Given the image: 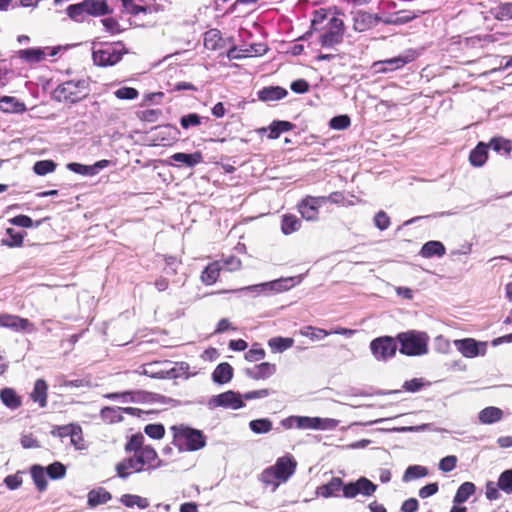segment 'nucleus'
Segmentation results:
<instances>
[{"label": "nucleus", "instance_id": "2eb2a0df", "mask_svg": "<svg viewBox=\"0 0 512 512\" xmlns=\"http://www.w3.org/2000/svg\"><path fill=\"white\" fill-rule=\"evenodd\" d=\"M323 198L307 196L299 204L301 216L308 221H315L318 218L319 207L323 205Z\"/></svg>", "mask_w": 512, "mask_h": 512}, {"label": "nucleus", "instance_id": "b1692460", "mask_svg": "<svg viewBox=\"0 0 512 512\" xmlns=\"http://www.w3.org/2000/svg\"><path fill=\"white\" fill-rule=\"evenodd\" d=\"M188 370L189 365L186 362H178L170 369L159 370L154 376H157L159 379H176L182 376L187 377Z\"/></svg>", "mask_w": 512, "mask_h": 512}, {"label": "nucleus", "instance_id": "0eeeda50", "mask_svg": "<svg viewBox=\"0 0 512 512\" xmlns=\"http://www.w3.org/2000/svg\"><path fill=\"white\" fill-rule=\"evenodd\" d=\"M89 93V83L85 79L69 80L60 84L54 91V96L59 101L76 103L85 98Z\"/></svg>", "mask_w": 512, "mask_h": 512}, {"label": "nucleus", "instance_id": "8fccbe9b", "mask_svg": "<svg viewBox=\"0 0 512 512\" xmlns=\"http://www.w3.org/2000/svg\"><path fill=\"white\" fill-rule=\"evenodd\" d=\"M100 416L102 420L109 423L120 422L123 419L120 407H103L100 411Z\"/></svg>", "mask_w": 512, "mask_h": 512}, {"label": "nucleus", "instance_id": "603ef678", "mask_svg": "<svg viewBox=\"0 0 512 512\" xmlns=\"http://www.w3.org/2000/svg\"><path fill=\"white\" fill-rule=\"evenodd\" d=\"M47 476L52 480L62 479L66 475V466L58 461L46 467Z\"/></svg>", "mask_w": 512, "mask_h": 512}, {"label": "nucleus", "instance_id": "6e6552de", "mask_svg": "<svg viewBox=\"0 0 512 512\" xmlns=\"http://www.w3.org/2000/svg\"><path fill=\"white\" fill-rule=\"evenodd\" d=\"M294 286V278H280L270 282L259 283L242 287L238 292L250 294L252 297L259 295H272L289 290Z\"/></svg>", "mask_w": 512, "mask_h": 512}, {"label": "nucleus", "instance_id": "20e7f679", "mask_svg": "<svg viewBox=\"0 0 512 512\" xmlns=\"http://www.w3.org/2000/svg\"><path fill=\"white\" fill-rule=\"evenodd\" d=\"M174 442L180 450L197 451L206 446L203 431L186 425L173 426Z\"/></svg>", "mask_w": 512, "mask_h": 512}, {"label": "nucleus", "instance_id": "774afa93", "mask_svg": "<svg viewBox=\"0 0 512 512\" xmlns=\"http://www.w3.org/2000/svg\"><path fill=\"white\" fill-rule=\"evenodd\" d=\"M73 424L54 426L51 430V435L60 439H65L70 436Z\"/></svg>", "mask_w": 512, "mask_h": 512}, {"label": "nucleus", "instance_id": "4be33fe9", "mask_svg": "<svg viewBox=\"0 0 512 512\" xmlns=\"http://www.w3.org/2000/svg\"><path fill=\"white\" fill-rule=\"evenodd\" d=\"M233 373V367L227 362H222L212 372V381L218 385H224L232 380Z\"/></svg>", "mask_w": 512, "mask_h": 512}, {"label": "nucleus", "instance_id": "39448f33", "mask_svg": "<svg viewBox=\"0 0 512 512\" xmlns=\"http://www.w3.org/2000/svg\"><path fill=\"white\" fill-rule=\"evenodd\" d=\"M400 353L407 356H421L428 352L429 336L425 332L409 330L396 336Z\"/></svg>", "mask_w": 512, "mask_h": 512}, {"label": "nucleus", "instance_id": "e2e57ef3", "mask_svg": "<svg viewBox=\"0 0 512 512\" xmlns=\"http://www.w3.org/2000/svg\"><path fill=\"white\" fill-rule=\"evenodd\" d=\"M123 7L132 15L136 16L140 13H147L150 8L148 6H140L134 3L133 0H121Z\"/></svg>", "mask_w": 512, "mask_h": 512}, {"label": "nucleus", "instance_id": "c756f323", "mask_svg": "<svg viewBox=\"0 0 512 512\" xmlns=\"http://www.w3.org/2000/svg\"><path fill=\"white\" fill-rule=\"evenodd\" d=\"M0 109L5 113H21L26 110L25 104L12 96L0 98Z\"/></svg>", "mask_w": 512, "mask_h": 512}, {"label": "nucleus", "instance_id": "69168bd1", "mask_svg": "<svg viewBox=\"0 0 512 512\" xmlns=\"http://www.w3.org/2000/svg\"><path fill=\"white\" fill-rule=\"evenodd\" d=\"M456 465L457 457L454 455H449L440 460L439 469L443 472H450L456 468Z\"/></svg>", "mask_w": 512, "mask_h": 512}, {"label": "nucleus", "instance_id": "f704fd0d", "mask_svg": "<svg viewBox=\"0 0 512 512\" xmlns=\"http://www.w3.org/2000/svg\"><path fill=\"white\" fill-rule=\"evenodd\" d=\"M5 237L1 240V244L7 247H20L23 243L24 237L26 235L23 231H17L13 228H7L5 232Z\"/></svg>", "mask_w": 512, "mask_h": 512}, {"label": "nucleus", "instance_id": "72a5a7b5", "mask_svg": "<svg viewBox=\"0 0 512 512\" xmlns=\"http://www.w3.org/2000/svg\"><path fill=\"white\" fill-rule=\"evenodd\" d=\"M377 490V485L366 477H360L354 481V496L361 494L363 496H372Z\"/></svg>", "mask_w": 512, "mask_h": 512}, {"label": "nucleus", "instance_id": "c9c22d12", "mask_svg": "<svg viewBox=\"0 0 512 512\" xmlns=\"http://www.w3.org/2000/svg\"><path fill=\"white\" fill-rule=\"evenodd\" d=\"M503 417V411L494 406L486 407L479 413V421L483 424H492L498 422Z\"/></svg>", "mask_w": 512, "mask_h": 512}, {"label": "nucleus", "instance_id": "58836bf2", "mask_svg": "<svg viewBox=\"0 0 512 512\" xmlns=\"http://www.w3.org/2000/svg\"><path fill=\"white\" fill-rule=\"evenodd\" d=\"M31 477L33 479V482L36 486V488L39 491H44L47 488V480H46V468H44L41 465L35 464L31 467Z\"/></svg>", "mask_w": 512, "mask_h": 512}, {"label": "nucleus", "instance_id": "de8ad7c7", "mask_svg": "<svg viewBox=\"0 0 512 512\" xmlns=\"http://www.w3.org/2000/svg\"><path fill=\"white\" fill-rule=\"evenodd\" d=\"M428 475V469L421 465L409 466L403 475V481L409 482L414 479L423 478Z\"/></svg>", "mask_w": 512, "mask_h": 512}, {"label": "nucleus", "instance_id": "79ce46f5", "mask_svg": "<svg viewBox=\"0 0 512 512\" xmlns=\"http://www.w3.org/2000/svg\"><path fill=\"white\" fill-rule=\"evenodd\" d=\"M294 344L293 338L290 337H273L268 340V345L275 353H282L291 348Z\"/></svg>", "mask_w": 512, "mask_h": 512}, {"label": "nucleus", "instance_id": "7ed1b4c3", "mask_svg": "<svg viewBox=\"0 0 512 512\" xmlns=\"http://www.w3.org/2000/svg\"><path fill=\"white\" fill-rule=\"evenodd\" d=\"M128 50L120 41L93 42L92 59L95 65L100 67H109L116 65L127 54Z\"/></svg>", "mask_w": 512, "mask_h": 512}, {"label": "nucleus", "instance_id": "4c0bfd02", "mask_svg": "<svg viewBox=\"0 0 512 512\" xmlns=\"http://www.w3.org/2000/svg\"><path fill=\"white\" fill-rule=\"evenodd\" d=\"M476 491V486L472 482H464L457 489L453 503L454 504H462L466 502Z\"/></svg>", "mask_w": 512, "mask_h": 512}, {"label": "nucleus", "instance_id": "423d86ee", "mask_svg": "<svg viewBox=\"0 0 512 512\" xmlns=\"http://www.w3.org/2000/svg\"><path fill=\"white\" fill-rule=\"evenodd\" d=\"M285 429L298 428L301 430H332L336 428L338 421L332 418L309 417L292 415L280 422Z\"/></svg>", "mask_w": 512, "mask_h": 512}, {"label": "nucleus", "instance_id": "c03bdc74", "mask_svg": "<svg viewBox=\"0 0 512 512\" xmlns=\"http://www.w3.org/2000/svg\"><path fill=\"white\" fill-rule=\"evenodd\" d=\"M209 121V117L200 116L198 113H189L180 117V125L183 129L187 130L192 127H197L202 124V121Z\"/></svg>", "mask_w": 512, "mask_h": 512}, {"label": "nucleus", "instance_id": "4d7b16f0", "mask_svg": "<svg viewBox=\"0 0 512 512\" xmlns=\"http://www.w3.org/2000/svg\"><path fill=\"white\" fill-rule=\"evenodd\" d=\"M351 124L350 116L347 114L337 115L330 119L329 127L334 130H344Z\"/></svg>", "mask_w": 512, "mask_h": 512}, {"label": "nucleus", "instance_id": "cd10ccee", "mask_svg": "<svg viewBox=\"0 0 512 512\" xmlns=\"http://www.w3.org/2000/svg\"><path fill=\"white\" fill-rule=\"evenodd\" d=\"M294 126L295 125L289 121L274 120L267 128H262L261 131H269L268 138L277 139L282 133L292 130Z\"/></svg>", "mask_w": 512, "mask_h": 512}, {"label": "nucleus", "instance_id": "7c9ffc66", "mask_svg": "<svg viewBox=\"0 0 512 512\" xmlns=\"http://www.w3.org/2000/svg\"><path fill=\"white\" fill-rule=\"evenodd\" d=\"M18 56L27 63H38L45 59L46 52L40 47H33L19 50Z\"/></svg>", "mask_w": 512, "mask_h": 512}, {"label": "nucleus", "instance_id": "37998d69", "mask_svg": "<svg viewBox=\"0 0 512 512\" xmlns=\"http://www.w3.org/2000/svg\"><path fill=\"white\" fill-rule=\"evenodd\" d=\"M145 438L141 433L132 434L128 437V440L124 446V450L126 453H137L141 450H144Z\"/></svg>", "mask_w": 512, "mask_h": 512}, {"label": "nucleus", "instance_id": "13d9d810", "mask_svg": "<svg viewBox=\"0 0 512 512\" xmlns=\"http://www.w3.org/2000/svg\"><path fill=\"white\" fill-rule=\"evenodd\" d=\"M144 433L152 439H161L165 435V427L161 423H152L144 427Z\"/></svg>", "mask_w": 512, "mask_h": 512}, {"label": "nucleus", "instance_id": "6e6d98bb", "mask_svg": "<svg viewBox=\"0 0 512 512\" xmlns=\"http://www.w3.org/2000/svg\"><path fill=\"white\" fill-rule=\"evenodd\" d=\"M498 488L510 494L512 493V469L503 471L498 479Z\"/></svg>", "mask_w": 512, "mask_h": 512}, {"label": "nucleus", "instance_id": "5fc2aeb1", "mask_svg": "<svg viewBox=\"0 0 512 512\" xmlns=\"http://www.w3.org/2000/svg\"><path fill=\"white\" fill-rule=\"evenodd\" d=\"M66 13L70 19L76 22H83L86 15L82 2L69 5L66 8Z\"/></svg>", "mask_w": 512, "mask_h": 512}, {"label": "nucleus", "instance_id": "f257e3e1", "mask_svg": "<svg viewBox=\"0 0 512 512\" xmlns=\"http://www.w3.org/2000/svg\"><path fill=\"white\" fill-rule=\"evenodd\" d=\"M164 465L159 459L156 450L151 445H146L144 450L133 453L116 464L117 476L127 479L132 473L152 471Z\"/></svg>", "mask_w": 512, "mask_h": 512}, {"label": "nucleus", "instance_id": "3c124183", "mask_svg": "<svg viewBox=\"0 0 512 512\" xmlns=\"http://www.w3.org/2000/svg\"><path fill=\"white\" fill-rule=\"evenodd\" d=\"M495 19L499 21L512 20V2L499 4L493 12Z\"/></svg>", "mask_w": 512, "mask_h": 512}, {"label": "nucleus", "instance_id": "680f3d73", "mask_svg": "<svg viewBox=\"0 0 512 512\" xmlns=\"http://www.w3.org/2000/svg\"><path fill=\"white\" fill-rule=\"evenodd\" d=\"M114 95L118 98V99H122V100H133V99H136L139 95V92L137 89L133 88V87H121L119 89H117L115 92H114Z\"/></svg>", "mask_w": 512, "mask_h": 512}, {"label": "nucleus", "instance_id": "052dcab7", "mask_svg": "<svg viewBox=\"0 0 512 512\" xmlns=\"http://www.w3.org/2000/svg\"><path fill=\"white\" fill-rule=\"evenodd\" d=\"M268 50V47L264 43H252L248 48L241 49V52H244L245 57L249 56H261L265 54Z\"/></svg>", "mask_w": 512, "mask_h": 512}, {"label": "nucleus", "instance_id": "f03ea898", "mask_svg": "<svg viewBox=\"0 0 512 512\" xmlns=\"http://www.w3.org/2000/svg\"><path fill=\"white\" fill-rule=\"evenodd\" d=\"M297 468V461L291 454H286L279 457L275 464L265 468L259 480L266 486H273L276 490L281 483L287 482L290 477L295 473Z\"/></svg>", "mask_w": 512, "mask_h": 512}, {"label": "nucleus", "instance_id": "9b49d317", "mask_svg": "<svg viewBox=\"0 0 512 512\" xmlns=\"http://www.w3.org/2000/svg\"><path fill=\"white\" fill-rule=\"evenodd\" d=\"M344 23L337 17H331L327 28L320 36V43L323 47H332L342 41Z\"/></svg>", "mask_w": 512, "mask_h": 512}, {"label": "nucleus", "instance_id": "a878e982", "mask_svg": "<svg viewBox=\"0 0 512 512\" xmlns=\"http://www.w3.org/2000/svg\"><path fill=\"white\" fill-rule=\"evenodd\" d=\"M111 499V493L106 489L99 487L88 492L87 504L90 508H95L99 505L107 503Z\"/></svg>", "mask_w": 512, "mask_h": 512}, {"label": "nucleus", "instance_id": "6ab92c4d", "mask_svg": "<svg viewBox=\"0 0 512 512\" xmlns=\"http://www.w3.org/2000/svg\"><path fill=\"white\" fill-rule=\"evenodd\" d=\"M30 399L36 403L39 408H46L48 403V384L44 379H37L34 382L32 391L29 394Z\"/></svg>", "mask_w": 512, "mask_h": 512}, {"label": "nucleus", "instance_id": "a211bd4d", "mask_svg": "<svg viewBox=\"0 0 512 512\" xmlns=\"http://www.w3.org/2000/svg\"><path fill=\"white\" fill-rule=\"evenodd\" d=\"M277 367L270 362H262L252 368H246L245 374L253 380H265L276 373Z\"/></svg>", "mask_w": 512, "mask_h": 512}, {"label": "nucleus", "instance_id": "473e14b6", "mask_svg": "<svg viewBox=\"0 0 512 512\" xmlns=\"http://www.w3.org/2000/svg\"><path fill=\"white\" fill-rule=\"evenodd\" d=\"M445 253V246L440 241H428L422 246L420 251L421 256L424 258L442 257Z\"/></svg>", "mask_w": 512, "mask_h": 512}, {"label": "nucleus", "instance_id": "864d4df0", "mask_svg": "<svg viewBox=\"0 0 512 512\" xmlns=\"http://www.w3.org/2000/svg\"><path fill=\"white\" fill-rule=\"evenodd\" d=\"M221 40V33L217 29H211L204 35L205 46L211 50H217L220 47L219 42Z\"/></svg>", "mask_w": 512, "mask_h": 512}, {"label": "nucleus", "instance_id": "49530a36", "mask_svg": "<svg viewBox=\"0 0 512 512\" xmlns=\"http://www.w3.org/2000/svg\"><path fill=\"white\" fill-rule=\"evenodd\" d=\"M45 219H40V220H37V221H33V219L27 215H24V214H20V215H17L13 218H11L9 220V222L12 224V225H15V226H18V227H23V228H32V227H35V228H38L44 221Z\"/></svg>", "mask_w": 512, "mask_h": 512}, {"label": "nucleus", "instance_id": "393cba45", "mask_svg": "<svg viewBox=\"0 0 512 512\" xmlns=\"http://www.w3.org/2000/svg\"><path fill=\"white\" fill-rule=\"evenodd\" d=\"M0 400L10 410H16L22 405L21 396L10 387H5L0 390Z\"/></svg>", "mask_w": 512, "mask_h": 512}, {"label": "nucleus", "instance_id": "1a4fd4ad", "mask_svg": "<svg viewBox=\"0 0 512 512\" xmlns=\"http://www.w3.org/2000/svg\"><path fill=\"white\" fill-rule=\"evenodd\" d=\"M207 406L210 410L221 407L225 409L238 410L245 407V402L242 400V394L233 390H228L218 395L212 396Z\"/></svg>", "mask_w": 512, "mask_h": 512}, {"label": "nucleus", "instance_id": "2f4dec72", "mask_svg": "<svg viewBox=\"0 0 512 512\" xmlns=\"http://www.w3.org/2000/svg\"><path fill=\"white\" fill-rule=\"evenodd\" d=\"M221 270L222 266L220 264V261H214L208 264L201 274L202 282L205 285L214 284L217 281Z\"/></svg>", "mask_w": 512, "mask_h": 512}, {"label": "nucleus", "instance_id": "338daca9", "mask_svg": "<svg viewBox=\"0 0 512 512\" xmlns=\"http://www.w3.org/2000/svg\"><path fill=\"white\" fill-rule=\"evenodd\" d=\"M374 223L380 230H386L390 226V218L384 211H379L374 217Z\"/></svg>", "mask_w": 512, "mask_h": 512}, {"label": "nucleus", "instance_id": "4468645a", "mask_svg": "<svg viewBox=\"0 0 512 512\" xmlns=\"http://www.w3.org/2000/svg\"><path fill=\"white\" fill-rule=\"evenodd\" d=\"M110 165V161L106 159L99 160L92 165H85L77 162H70L66 165L69 171L82 176H95Z\"/></svg>", "mask_w": 512, "mask_h": 512}, {"label": "nucleus", "instance_id": "a19ab883", "mask_svg": "<svg viewBox=\"0 0 512 512\" xmlns=\"http://www.w3.org/2000/svg\"><path fill=\"white\" fill-rule=\"evenodd\" d=\"M119 501L128 508L137 506L140 509H146L149 506L147 498L135 494H123Z\"/></svg>", "mask_w": 512, "mask_h": 512}, {"label": "nucleus", "instance_id": "5701e85b", "mask_svg": "<svg viewBox=\"0 0 512 512\" xmlns=\"http://www.w3.org/2000/svg\"><path fill=\"white\" fill-rule=\"evenodd\" d=\"M257 95L259 100L263 102L277 101L285 98L288 91L280 86H268L260 89Z\"/></svg>", "mask_w": 512, "mask_h": 512}, {"label": "nucleus", "instance_id": "bf43d9fd", "mask_svg": "<svg viewBox=\"0 0 512 512\" xmlns=\"http://www.w3.org/2000/svg\"><path fill=\"white\" fill-rule=\"evenodd\" d=\"M219 261L222 266V269H226L227 271H230V272L239 270L241 268V264H242L241 260L234 255H229L225 258H222Z\"/></svg>", "mask_w": 512, "mask_h": 512}, {"label": "nucleus", "instance_id": "aec40b11", "mask_svg": "<svg viewBox=\"0 0 512 512\" xmlns=\"http://www.w3.org/2000/svg\"><path fill=\"white\" fill-rule=\"evenodd\" d=\"M82 4L86 15L100 17L112 13L106 0H83Z\"/></svg>", "mask_w": 512, "mask_h": 512}, {"label": "nucleus", "instance_id": "412c9836", "mask_svg": "<svg viewBox=\"0 0 512 512\" xmlns=\"http://www.w3.org/2000/svg\"><path fill=\"white\" fill-rule=\"evenodd\" d=\"M489 158V145L479 142L469 154V162L473 167H482Z\"/></svg>", "mask_w": 512, "mask_h": 512}, {"label": "nucleus", "instance_id": "dca6fc26", "mask_svg": "<svg viewBox=\"0 0 512 512\" xmlns=\"http://www.w3.org/2000/svg\"><path fill=\"white\" fill-rule=\"evenodd\" d=\"M4 327L9 328L15 332L34 333L36 327L29 319L17 315L7 314L5 318Z\"/></svg>", "mask_w": 512, "mask_h": 512}, {"label": "nucleus", "instance_id": "f8f14e48", "mask_svg": "<svg viewBox=\"0 0 512 512\" xmlns=\"http://www.w3.org/2000/svg\"><path fill=\"white\" fill-rule=\"evenodd\" d=\"M341 491L344 497L352 498V482L343 484L340 478L334 477L329 483L320 486L317 493L322 497L328 498L338 496Z\"/></svg>", "mask_w": 512, "mask_h": 512}, {"label": "nucleus", "instance_id": "9d476101", "mask_svg": "<svg viewBox=\"0 0 512 512\" xmlns=\"http://www.w3.org/2000/svg\"><path fill=\"white\" fill-rule=\"evenodd\" d=\"M397 347V339L391 336L377 337L370 343L371 352L379 361H386L394 357Z\"/></svg>", "mask_w": 512, "mask_h": 512}, {"label": "nucleus", "instance_id": "f3484780", "mask_svg": "<svg viewBox=\"0 0 512 512\" xmlns=\"http://www.w3.org/2000/svg\"><path fill=\"white\" fill-rule=\"evenodd\" d=\"M416 52L414 50H409L403 55H399L387 60H383L380 62L375 63V65H388V67L379 68V71L386 72V71H393L395 69H399L403 67L404 65L414 61L416 59Z\"/></svg>", "mask_w": 512, "mask_h": 512}, {"label": "nucleus", "instance_id": "bb28decb", "mask_svg": "<svg viewBox=\"0 0 512 512\" xmlns=\"http://www.w3.org/2000/svg\"><path fill=\"white\" fill-rule=\"evenodd\" d=\"M377 20L372 14L358 10L354 13V31H365L374 26Z\"/></svg>", "mask_w": 512, "mask_h": 512}, {"label": "nucleus", "instance_id": "c85d7f7f", "mask_svg": "<svg viewBox=\"0 0 512 512\" xmlns=\"http://www.w3.org/2000/svg\"><path fill=\"white\" fill-rule=\"evenodd\" d=\"M175 162L182 163L186 167L192 168L203 161L202 153L196 151L194 153L177 152L171 156Z\"/></svg>", "mask_w": 512, "mask_h": 512}, {"label": "nucleus", "instance_id": "ddd939ff", "mask_svg": "<svg viewBox=\"0 0 512 512\" xmlns=\"http://www.w3.org/2000/svg\"><path fill=\"white\" fill-rule=\"evenodd\" d=\"M457 350L467 358H474L486 352V343H479L473 338H465L454 342Z\"/></svg>", "mask_w": 512, "mask_h": 512}, {"label": "nucleus", "instance_id": "09e8293b", "mask_svg": "<svg viewBox=\"0 0 512 512\" xmlns=\"http://www.w3.org/2000/svg\"><path fill=\"white\" fill-rule=\"evenodd\" d=\"M57 164L53 160H39L34 163L33 171L36 175L44 176L55 171Z\"/></svg>", "mask_w": 512, "mask_h": 512}, {"label": "nucleus", "instance_id": "e433bc0d", "mask_svg": "<svg viewBox=\"0 0 512 512\" xmlns=\"http://www.w3.org/2000/svg\"><path fill=\"white\" fill-rule=\"evenodd\" d=\"M488 145L495 152L503 153L505 156H509L512 152V141L502 136L492 137Z\"/></svg>", "mask_w": 512, "mask_h": 512}, {"label": "nucleus", "instance_id": "0e129e2a", "mask_svg": "<svg viewBox=\"0 0 512 512\" xmlns=\"http://www.w3.org/2000/svg\"><path fill=\"white\" fill-rule=\"evenodd\" d=\"M265 350L261 347L253 345L250 350L245 354V358L249 362H257L265 358Z\"/></svg>", "mask_w": 512, "mask_h": 512}, {"label": "nucleus", "instance_id": "a18cd8bd", "mask_svg": "<svg viewBox=\"0 0 512 512\" xmlns=\"http://www.w3.org/2000/svg\"><path fill=\"white\" fill-rule=\"evenodd\" d=\"M273 424L269 418L254 419L249 422V428L255 434H266L272 430Z\"/></svg>", "mask_w": 512, "mask_h": 512}, {"label": "nucleus", "instance_id": "ea45409f", "mask_svg": "<svg viewBox=\"0 0 512 512\" xmlns=\"http://www.w3.org/2000/svg\"><path fill=\"white\" fill-rule=\"evenodd\" d=\"M301 227V220L292 214L282 216L281 231L285 235H290L298 231Z\"/></svg>", "mask_w": 512, "mask_h": 512}]
</instances>
